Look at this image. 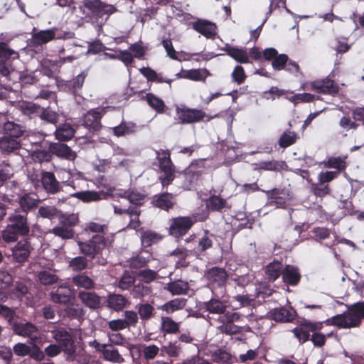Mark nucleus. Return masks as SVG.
Wrapping results in <instances>:
<instances>
[{
	"mask_svg": "<svg viewBox=\"0 0 364 364\" xmlns=\"http://www.w3.org/2000/svg\"><path fill=\"white\" fill-rule=\"evenodd\" d=\"M107 228L108 225L105 223L93 221L87 223L83 232L90 238L77 242L80 252L90 259L101 255L107 246L108 239L105 237Z\"/></svg>",
	"mask_w": 364,
	"mask_h": 364,
	"instance_id": "obj_1",
	"label": "nucleus"
},
{
	"mask_svg": "<svg viewBox=\"0 0 364 364\" xmlns=\"http://www.w3.org/2000/svg\"><path fill=\"white\" fill-rule=\"evenodd\" d=\"M79 9L87 23L100 28H102L109 16L117 11L114 6L101 0H82Z\"/></svg>",
	"mask_w": 364,
	"mask_h": 364,
	"instance_id": "obj_2",
	"label": "nucleus"
},
{
	"mask_svg": "<svg viewBox=\"0 0 364 364\" xmlns=\"http://www.w3.org/2000/svg\"><path fill=\"white\" fill-rule=\"evenodd\" d=\"M30 232L28 215L14 210L6 218V226L2 231L1 237L6 243L16 242L20 237L28 236Z\"/></svg>",
	"mask_w": 364,
	"mask_h": 364,
	"instance_id": "obj_3",
	"label": "nucleus"
},
{
	"mask_svg": "<svg viewBox=\"0 0 364 364\" xmlns=\"http://www.w3.org/2000/svg\"><path fill=\"white\" fill-rule=\"evenodd\" d=\"M363 318L364 302H358L351 305L344 313L328 319L326 322L339 328H351L359 326Z\"/></svg>",
	"mask_w": 364,
	"mask_h": 364,
	"instance_id": "obj_4",
	"label": "nucleus"
},
{
	"mask_svg": "<svg viewBox=\"0 0 364 364\" xmlns=\"http://www.w3.org/2000/svg\"><path fill=\"white\" fill-rule=\"evenodd\" d=\"M156 159L159 161V166L162 175L159 180L163 188H167L172 183L176 176L175 166L171 159V151L168 149L156 151Z\"/></svg>",
	"mask_w": 364,
	"mask_h": 364,
	"instance_id": "obj_5",
	"label": "nucleus"
},
{
	"mask_svg": "<svg viewBox=\"0 0 364 364\" xmlns=\"http://www.w3.org/2000/svg\"><path fill=\"white\" fill-rule=\"evenodd\" d=\"M204 309L211 314H217L214 320L219 324L217 328L223 333L228 334V314H225L226 306L218 299H211L204 303Z\"/></svg>",
	"mask_w": 364,
	"mask_h": 364,
	"instance_id": "obj_6",
	"label": "nucleus"
},
{
	"mask_svg": "<svg viewBox=\"0 0 364 364\" xmlns=\"http://www.w3.org/2000/svg\"><path fill=\"white\" fill-rule=\"evenodd\" d=\"M196 220L189 216H178L169 220L168 233L179 239L186 235L193 227Z\"/></svg>",
	"mask_w": 364,
	"mask_h": 364,
	"instance_id": "obj_7",
	"label": "nucleus"
},
{
	"mask_svg": "<svg viewBox=\"0 0 364 364\" xmlns=\"http://www.w3.org/2000/svg\"><path fill=\"white\" fill-rule=\"evenodd\" d=\"M51 333L53 338L66 355L72 356L75 353L74 336L69 331L60 327L54 329Z\"/></svg>",
	"mask_w": 364,
	"mask_h": 364,
	"instance_id": "obj_8",
	"label": "nucleus"
},
{
	"mask_svg": "<svg viewBox=\"0 0 364 364\" xmlns=\"http://www.w3.org/2000/svg\"><path fill=\"white\" fill-rule=\"evenodd\" d=\"M176 113L178 123L181 124H194L204 120L207 116L205 112L200 109H191L186 107H176Z\"/></svg>",
	"mask_w": 364,
	"mask_h": 364,
	"instance_id": "obj_9",
	"label": "nucleus"
},
{
	"mask_svg": "<svg viewBox=\"0 0 364 364\" xmlns=\"http://www.w3.org/2000/svg\"><path fill=\"white\" fill-rule=\"evenodd\" d=\"M87 74V70H83L70 80H57V86L59 91L75 95L82 88Z\"/></svg>",
	"mask_w": 364,
	"mask_h": 364,
	"instance_id": "obj_10",
	"label": "nucleus"
},
{
	"mask_svg": "<svg viewBox=\"0 0 364 364\" xmlns=\"http://www.w3.org/2000/svg\"><path fill=\"white\" fill-rule=\"evenodd\" d=\"M109 109H112V107L107 106L89 110L83 117V124L93 131L100 130L102 128L101 119Z\"/></svg>",
	"mask_w": 364,
	"mask_h": 364,
	"instance_id": "obj_11",
	"label": "nucleus"
},
{
	"mask_svg": "<svg viewBox=\"0 0 364 364\" xmlns=\"http://www.w3.org/2000/svg\"><path fill=\"white\" fill-rule=\"evenodd\" d=\"M9 323L15 334L31 339L37 338L38 329L31 322H19L14 318L9 320Z\"/></svg>",
	"mask_w": 364,
	"mask_h": 364,
	"instance_id": "obj_12",
	"label": "nucleus"
},
{
	"mask_svg": "<svg viewBox=\"0 0 364 364\" xmlns=\"http://www.w3.org/2000/svg\"><path fill=\"white\" fill-rule=\"evenodd\" d=\"M40 182L46 193L55 195L63 191L62 183L58 181L55 174L51 171H42Z\"/></svg>",
	"mask_w": 364,
	"mask_h": 364,
	"instance_id": "obj_13",
	"label": "nucleus"
},
{
	"mask_svg": "<svg viewBox=\"0 0 364 364\" xmlns=\"http://www.w3.org/2000/svg\"><path fill=\"white\" fill-rule=\"evenodd\" d=\"M151 203L154 208L168 212L174 208L177 200L175 194L165 191L154 195Z\"/></svg>",
	"mask_w": 364,
	"mask_h": 364,
	"instance_id": "obj_14",
	"label": "nucleus"
},
{
	"mask_svg": "<svg viewBox=\"0 0 364 364\" xmlns=\"http://www.w3.org/2000/svg\"><path fill=\"white\" fill-rule=\"evenodd\" d=\"M114 213L118 215H122L124 214L127 215L129 217V223L127 228L136 230L141 225L139 216L141 213L140 208L136 205H129L128 208H122L119 205H114Z\"/></svg>",
	"mask_w": 364,
	"mask_h": 364,
	"instance_id": "obj_15",
	"label": "nucleus"
},
{
	"mask_svg": "<svg viewBox=\"0 0 364 364\" xmlns=\"http://www.w3.org/2000/svg\"><path fill=\"white\" fill-rule=\"evenodd\" d=\"M32 250L33 247L28 240L17 241L11 249L12 259L16 262L23 264L28 259Z\"/></svg>",
	"mask_w": 364,
	"mask_h": 364,
	"instance_id": "obj_16",
	"label": "nucleus"
},
{
	"mask_svg": "<svg viewBox=\"0 0 364 364\" xmlns=\"http://www.w3.org/2000/svg\"><path fill=\"white\" fill-rule=\"evenodd\" d=\"M310 89L316 92L326 95H336L339 92L338 86L328 77L317 79L310 82Z\"/></svg>",
	"mask_w": 364,
	"mask_h": 364,
	"instance_id": "obj_17",
	"label": "nucleus"
},
{
	"mask_svg": "<svg viewBox=\"0 0 364 364\" xmlns=\"http://www.w3.org/2000/svg\"><path fill=\"white\" fill-rule=\"evenodd\" d=\"M55 28L41 30L33 32L28 41L29 47L38 48L45 45L55 38Z\"/></svg>",
	"mask_w": 364,
	"mask_h": 364,
	"instance_id": "obj_18",
	"label": "nucleus"
},
{
	"mask_svg": "<svg viewBox=\"0 0 364 364\" xmlns=\"http://www.w3.org/2000/svg\"><path fill=\"white\" fill-rule=\"evenodd\" d=\"M10 41L11 38L6 34L0 33V59L13 64L15 60L19 59L20 55L10 47Z\"/></svg>",
	"mask_w": 364,
	"mask_h": 364,
	"instance_id": "obj_19",
	"label": "nucleus"
},
{
	"mask_svg": "<svg viewBox=\"0 0 364 364\" xmlns=\"http://www.w3.org/2000/svg\"><path fill=\"white\" fill-rule=\"evenodd\" d=\"M117 196L122 198L129 200L131 205H136L140 208L144 204L146 195L139 191L136 188H129L127 190H120Z\"/></svg>",
	"mask_w": 364,
	"mask_h": 364,
	"instance_id": "obj_20",
	"label": "nucleus"
},
{
	"mask_svg": "<svg viewBox=\"0 0 364 364\" xmlns=\"http://www.w3.org/2000/svg\"><path fill=\"white\" fill-rule=\"evenodd\" d=\"M40 203L38 196L34 193H26L18 197V203L19 208H17L21 213H26L28 215V213L36 208Z\"/></svg>",
	"mask_w": 364,
	"mask_h": 364,
	"instance_id": "obj_21",
	"label": "nucleus"
},
{
	"mask_svg": "<svg viewBox=\"0 0 364 364\" xmlns=\"http://www.w3.org/2000/svg\"><path fill=\"white\" fill-rule=\"evenodd\" d=\"M320 323H313L311 322H304L293 329L294 336L300 343H304L309 340L310 332L320 329Z\"/></svg>",
	"mask_w": 364,
	"mask_h": 364,
	"instance_id": "obj_22",
	"label": "nucleus"
},
{
	"mask_svg": "<svg viewBox=\"0 0 364 364\" xmlns=\"http://www.w3.org/2000/svg\"><path fill=\"white\" fill-rule=\"evenodd\" d=\"M296 315V311L291 306L276 308L269 312V316L273 320L283 323L291 322Z\"/></svg>",
	"mask_w": 364,
	"mask_h": 364,
	"instance_id": "obj_23",
	"label": "nucleus"
},
{
	"mask_svg": "<svg viewBox=\"0 0 364 364\" xmlns=\"http://www.w3.org/2000/svg\"><path fill=\"white\" fill-rule=\"evenodd\" d=\"M48 148L53 155L59 158L73 161L77 156L75 152L65 144L50 143Z\"/></svg>",
	"mask_w": 364,
	"mask_h": 364,
	"instance_id": "obj_24",
	"label": "nucleus"
},
{
	"mask_svg": "<svg viewBox=\"0 0 364 364\" xmlns=\"http://www.w3.org/2000/svg\"><path fill=\"white\" fill-rule=\"evenodd\" d=\"M208 75L209 72L206 69H181V72L178 73L176 76L177 79L184 78L193 81H205Z\"/></svg>",
	"mask_w": 364,
	"mask_h": 364,
	"instance_id": "obj_25",
	"label": "nucleus"
},
{
	"mask_svg": "<svg viewBox=\"0 0 364 364\" xmlns=\"http://www.w3.org/2000/svg\"><path fill=\"white\" fill-rule=\"evenodd\" d=\"M192 28L208 38L215 35V24L206 20L198 19L192 23Z\"/></svg>",
	"mask_w": 364,
	"mask_h": 364,
	"instance_id": "obj_26",
	"label": "nucleus"
},
{
	"mask_svg": "<svg viewBox=\"0 0 364 364\" xmlns=\"http://www.w3.org/2000/svg\"><path fill=\"white\" fill-rule=\"evenodd\" d=\"M3 135L20 139L26 132L25 128L15 123L14 122L7 121L3 124Z\"/></svg>",
	"mask_w": 364,
	"mask_h": 364,
	"instance_id": "obj_27",
	"label": "nucleus"
},
{
	"mask_svg": "<svg viewBox=\"0 0 364 364\" xmlns=\"http://www.w3.org/2000/svg\"><path fill=\"white\" fill-rule=\"evenodd\" d=\"M205 275L209 281L217 283L218 286L225 284L228 277L225 269L218 267L208 269Z\"/></svg>",
	"mask_w": 364,
	"mask_h": 364,
	"instance_id": "obj_28",
	"label": "nucleus"
},
{
	"mask_svg": "<svg viewBox=\"0 0 364 364\" xmlns=\"http://www.w3.org/2000/svg\"><path fill=\"white\" fill-rule=\"evenodd\" d=\"M159 329L164 336L175 335L180 332V323L175 321L171 317L162 316Z\"/></svg>",
	"mask_w": 364,
	"mask_h": 364,
	"instance_id": "obj_29",
	"label": "nucleus"
},
{
	"mask_svg": "<svg viewBox=\"0 0 364 364\" xmlns=\"http://www.w3.org/2000/svg\"><path fill=\"white\" fill-rule=\"evenodd\" d=\"M78 298L82 304L92 309H97L100 306V297L95 292L80 291Z\"/></svg>",
	"mask_w": 364,
	"mask_h": 364,
	"instance_id": "obj_30",
	"label": "nucleus"
},
{
	"mask_svg": "<svg viewBox=\"0 0 364 364\" xmlns=\"http://www.w3.org/2000/svg\"><path fill=\"white\" fill-rule=\"evenodd\" d=\"M282 279L289 285H296L301 279L299 269L292 265H287L282 271Z\"/></svg>",
	"mask_w": 364,
	"mask_h": 364,
	"instance_id": "obj_31",
	"label": "nucleus"
},
{
	"mask_svg": "<svg viewBox=\"0 0 364 364\" xmlns=\"http://www.w3.org/2000/svg\"><path fill=\"white\" fill-rule=\"evenodd\" d=\"M140 73L149 81L157 83H168L170 86L173 81V79L164 78L161 73H157L149 67H143L139 69Z\"/></svg>",
	"mask_w": 364,
	"mask_h": 364,
	"instance_id": "obj_32",
	"label": "nucleus"
},
{
	"mask_svg": "<svg viewBox=\"0 0 364 364\" xmlns=\"http://www.w3.org/2000/svg\"><path fill=\"white\" fill-rule=\"evenodd\" d=\"M21 148L20 139L3 135L0 138V149L4 153H14Z\"/></svg>",
	"mask_w": 364,
	"mask_h": 364,
	"instance_id": "obj_33",
	"label": "nucleus"
},
{
	"mask_svg": "<svg viewBox=\"0 0 364 364\" xmlns=\"http://www.w3.org/2000/svg\"><path fill=\"white\" fill-rule=\"evenodd\" d=\"M55 127V136L58 141H67L74 136L75 130L70 123H64Z\"/></svg>",
	"mask_w": 364,
	"mask_h": 364,
	"instance_id": "obj_34",
	"label": "nucleus"
},
{
	"mask_svg": "<svg viewBox=\"0 0 364 364\" xmlns=\"http://www.w3.org/2000/svg\"><path fill=\"white\" fill-rule=\"evenodd\" d=\"M72 299V291L70 288L60 287L51 292V299L53 302L60 304H69Z\"/></svg>",
	"mask_w": 364,
	"mask_h": 364,
	"instance_id": "obj_35",
	"label": "nucleus"
},
{
	"mask_svg": "<svg viewBox=\"0 0 364 364\" xmlns=\"http://www.w3.org/2000/svg\"><path fill=\"white\" fill-rule=\"evenodd\" d=\"M142 100H146L149 106L157 113L163 114L165 112L166 107L165 102L154 94L149 92L142 97Z\"/></svg>",
	"mask_w": 364,
	"mask_h": 364,
	"instance_id": "obj_36",
	"label": "nucleus"
},
{
	"mask_svg": "<svg viewBox=\"0 0 364 364\" xmlns=\"http://www.w3.org/2000/svg\"><path fill=\"white\" fill-rule=\"evenodd\" d=\"M75 197L82 202L91 203L102 200L106 197V194L103 191H85L77 192Z\"/></svg>",
	"mask_w": 364,
	"mask_h": 364,
	"instance_id": "obj_37",
	"label": "nucleus"
},
{
	"mask_svg": "<svg viewBox=\"0 0 364 364\" xmlns=\"http://www.w3.org/2000/svg\"><path fill=\"white\" fill-rule=\"evenodd\" d=\"M187 299L185 298H176L172 299L159 307L167 314H171L173 312L183 309L186 305Z\"/></svg>",
	"mask_w": 364,
	"mask_h": 364,
	"instance_id": "obj_38",
	"label": "nucleus"
},
{
	"mask_svg": "<svg viewBox=\"0 0 364 364\" xmlns=\"http://www.w3.org/2000/svg\"><path fill=\"white\" fill-rule=\"evenodd\" d=\"M107 303L110 309L116 311H120L126 307L128 300L121 294H112L109 295Z\"/></svg>",
	"mask_w": 364,
	"mask_h": 364,
	"instance_id": "obj_39",
	"label": "nucleus"
},
{
	"mask_svg": "<svg viewBox=\"0 0 364 364\" xmlns=\"http://www.w3.org/2000/svg\"><path fill=\"white\" fill-rule=\"evenodd\" d=\"M135 124L123 120L119 125L111 128V129L113 135L120 137L133 134L135 132Z\"/></svg>",
	"mask_w": 364,
	"mask_h": 364,
	"instance_id": "obj_40",
	"label": "nucleus"
},
{
	"mask_svg": "<svg viewBox=\"0 0 364 364\" xmlns=\"http://www.w3.org/2000/svg\"><path fill=\"white\" fill-rule=\"evenodd\" d=\"M102 358L105 360L117 364H122L124 362V358L117 348L112 346V344H108L106 349L104 350Z\"/></svg>",
	"mask_w": 364,
	"mask_h": 364,
	"instance_id": "obj_41",
	"label": "nucleus"
},
{
	"mask_svg": "<svg viewBox=\"0 0 364 364\" xmlns=\"http://www.w3.org/2000/svg\"><path fill=\"white\" fill-rule=\"evenodd\" d=\"M283 265L279 261H273L266 266L265 274L269 281L274 282L282 273Z\"/></svg>",
	"mask_w": 364,
	"mask_h": 364,
	"instance_id": "obj_42",
	"label": "nucleus"
},
{
	"mask_svg": "<svg viewBox=\"0 0 364 364\" xmlns=\"http://www.w3.org/2000/svg\"><path fill=\"white\" fill-rule=\"evenodd\" d=\"M138 316L142 321H147L155 315V309L152 305L148 303L139 304L136 306Z\"/></svg>",
	"mask_w": 364,
	"mask_h": 364,
	"instance_id": "obj_43",
	"label": "nucleus"
},
{
	"mask_svg": "<svg viewBox=\"0 0 364 364\" xmlns=\"http://www.w3.org/2000/svg\"><path fill=\"white\" fill-rule=\"evenodd\" d=\"M72 282L75 286L84 288L85 289H92L95 286L94 281L85 273L78 274L74 276L72 279Z\"/></svg>",
	"mask_w": 364,
	"mask_h": 364,
	"instance_id": "obj_44",
	"label": "nucleus"
},
{
	"mask_svg": "<svg viewBox=\"0 0 364 364\" xmlns=\"http://www.w3.org/2000/svg\"><path fill=\"white\" fill-rule=\"evenodd\" d=\"M264 192L269 199L279 205L284 204L288 196L287 191L282 188H273Z\"/></svg>",
	"mask_w": 364,
	"mask_h": 364,
	"instance_id": "obj_45",
	"label": "nucleus"
},
{
	"mask_svg": "<svg viewBox=\"0 0 364 364\" xmlns=\"http://www.w3.org/2000/svg\"><path fill=\"white\" fill-rule=\"evenodd\" d=\"M182 351V348L178 341L168 342L161 348V355H166L170 358H178Z\"/></svg>",
	"mask_w": 364,
	"mask_h": 364,
	"instance_id": "obj_46",
	"label": "nucleus"
},
{
	"mask_svg": "<svg viewBox=\"0 0 364 364\" xmlns=\"http://www.w3.org/2000/svg\"><path fill=\"white\" fill-rule=\"evenodd\" d=\"M213 247V240L205 232V235L200 237L198 242L197 247L194 249L195 255H200L204 253Z\"/></svg>",
	"mask_w": 364,
	"mask_h": 364,
	"instance_id": "obj_47",
	"label": "nucleus"
},
{
	"mask_svg": "<svg viewBox=\"0 0 364 364\" xmlns=\"http://www.w3.org/2000/svg\"><path fill=\"white\" fill-rule=\"evenodd\" d=\"M49 232L63 240L72 239L75 236V230L63 225H58L51 229Z\"/></svg>",
	"mask_w": 364,
	"mask_h": 364,
	"instance_id": "obj_48",
	"label": "nucleus"
},
{
	"mask_svg": "<svg viewBox=\"0 0 364 364\" xmlns=\"http://www.w3.org/2000/svg\"><path fill=\"white\" fill-rule=\"evenodd\" d=\"M152 290L150 286L144 283H138L133 286L131 294L134 299H141L151 294Z\"/></svg>",
	"mask_w": 364,
	"mask_h": 364,
	"instance_id": "obj_49",
	"label": "nucleus"
},
{
	"mask_svg": "<svg viewBox=\"0 0 364 364\" xmlns=\"http://www.w3.org/2000/svg\"><path fill=\"white\" fill-rule=\"evenodd\" d=\"M42 109L43 107L32 102L25 103L21 106V109L23 114L29 117L31 119L36 117H39Z\"/></svg>",
	"mask_w": 364,
	"mask_h": 364,
	"instance_id": "obj_50",
	"label": "nucleus"
},
{
	"mask_svg": "<svg viewBox=\"0 0 364 364\" xmlns=\"http://www.w3.org/2000/svg\"><path fill=\"white\" fill-rule=\"evenodd\" d=\"M60 212L61 211L55 206L45 205L41 206L38 208V215L43 218H47L49 220H53L57 218H58Z\"/></svg>",
	"mask_w": 364,
	"mask_h": 364,
	"instance_id": "obj_51",
	"label": "nucleus"
},
{
	"mask_svg": "<svg viewBox=\"0 0 364 364\" xmlns=\"http://www.w3.org/2000/svg\"><path fill=\"white\" fill-rule=\"evenodd\" d=\"M161 239V237L151 230H146L141 233V242L144 247H149L154 243L157 242Z\"/></svg>",
	"mask_w": 364,
	"mask_h": 364,
	"instance_id": "obj_52",
	"label": "nucleus"
},
{
	"mask_svg": "<svg viewBox=\"0 0 364 364\" xmlns=\"http://www.w3.org/2000/svg\"><path fill=\"white\" fill-rule=\"evenodd\" d=\"M229 56L240 63H247L249 62L248 54L245 49L229 46Z\"/></svg>",
	"mask_w": 364,
	"mask_h": 364,
	"instance_id": "obj_53",
	"label": "nucleus"
},
{
	"mask_svg": "<svg viewBox=\"0 0 364 364\" xmlns=\"http://www.w3.org/2000/svg\"><path fill=\"white\" fill-rule=\"evenodd\" d=\"M226 204V200L218 196H210L206 200V207L211 211H220Z\"/></svg>",
	"mask_w": 364,
	"mask_h": 364,
	"instance_id": "obj_54",
	"label": "nucleus"
},
{
	"mask_svg": "<svg viewBox=\"0 0 364 364\" xmlns=\"http://www.w3.org/2000/svg\"><path fill=\"white\" fill-rule=\"evenodd\" d=\"M297 134L293 131L284 132L279 139V145L282 148L294 144L297 139Z\"/></svg>",
	"mask_w": 364,
	"mask_h": 364,
	"instance_id": "obj_55",
	"label": "nucleus"
},
{
	"mask_svg": "<svg viewBox=\"0 0 364 364\" xmlns=\"http://www.w3.org/2000/svg\"><path fill=\"white\" fill-rule=\"evenodd\" d=\"M346 157L341 156L330 157L326 161H324V165L327 168L342 171L346 167Z\"/></svg>",
	"mask_w": 364,
	"mask_h": 364,
	"instance_id": "obj_56",
	"label": "nucleus"
},
{
	"mask_svg": "<svg viewBox=\"0 0 364 364\" xmlns=\"http://www.w3.org/2000/svg\"><path fill=\"white\" fill-rule=\"evenodd\" d=\"M39 117L41 119L46 121L48 123L57 126L59 114L56 112L48 108L43 107Z\"/></svg>",
	"mask_w": 364,
	"mask_h": 364,
	"instance_id": "obj_57",
	"label": "nucleus"
},
{
	"mask_svg": "<svg viewBox=\"0 0 364 364\" xmlns=\"http://www.w3.org/2000/svg\"><path fill=\"white\" fill-rule=\"evenodd\" d=\"M58 218L60 225H63L67 228H71V229H73V227L77 225L79 223L78 216L75 214L66 215L60 213Z\"/></svg>",
	"mask_w": 364,
	"mask_h": 364,
	"instance_id": "obj_58",
	"label": "nucleus"
},
{
	"mask_svg": "<svg viewBox=\"0 0 364 364\" xmlns=\"http://www.w3.org/2000/svg\"><path fill=\"white\" fill-rule=\"evenodd\" d=\"M107 336L109 339L108 344H112V346H120L127 347L129 345L126 337L120 333H108Z\"/></svg>",
	"mask_w": 364,
	"mask_h": 364,
	"instance_id": "obj_59",
	"label": "nucleus"
},
{
	"mask_svg": "<svg viewBox=\"0 0 364 364\" xmlns=\"http://www.w3.org/2000/svg\"><path fill=\"white\" fill-rule=\"evenodd\" d=\"M135 277L128 272H125L119 280L118 287L122 290H128L134 286Z\"/></svg>",
	"mask_w": 364,
	"mask_h": 364,
	"instance_id": "obj_60",
	"label": "nucleus"
},
{
	"mask_svg": "<svg viewBox=\"0 0 364 364\" xmlns=\"http://www.w3.org/2000/svg\"><path fill=\"white\" fill-rule=\"evenodd\" d=\"M258 166L259 169L279 171L284 169L286 164L284 161H270L261 162Z\"/></svg>",
	"mask_w": 364,
	"mask_h": 364,
	"instance_id": "obj_61",
	"label": "nucleus"
},
{
	"mask_svg": "<svg viewBox=\"0 0 364 364\" xmlns=\"http://www.w3.org/2000/svg\"><path fill=\"white\" fill-rule=\"evenodd\" d=\"M69 265L73 271L80 272L87 268V259L85 257L78 256L73 258Z\"/></svg>",
	"mask_w": 364,
	"mask_h": 364,
	"instance_id": "obj_62",
	"label": "nucleus"
},
{
	"mask_svg": "<svg viewBox=\"0 0 364 364\" xmlns=\"http://www.w3.org/2000/svg\"><path fill=\"white\" fill-rule=\"evenodd\" d=\"M124 321L127 323V327L135 328L139 322V316L136 311L132 310L125 311L124 313Z\"/></svg>",
	"mask_w": 364,
	"mask_h": 364,
	"instance_id": "obj_63",
	"label": "nucleus"
},
{
	"mask_svg": "<svg viewBox=\"0 0 364 364\" xmlns=\"http://www.w3.org/2000/svg\"><path fill=\"white\" fill-rule=\"evenodd\" d=\"M289 58L286 54H278L272 61V66L275 70H281L286 68Z\"/></svg>",
	"mask_w": 364,
	"mask_h": 364,
	"instance_id": "obj_64",
	"label": "nucleus"
}]
</instances>
